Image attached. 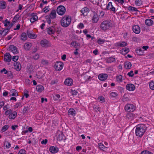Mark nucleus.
Returning a JSON list of instances; mask_svg holds the SVG:
<instances>
[{"instance_id": "052dcab7", "label": "nucleus", "mask_w": 154, "mask_h": 154, "mask_svg": "<svg viewBox=\"0 0 154 154\" xmlns=\"http://www.w3.org/2000/svg\"><path fill=\"white\" fill-rule=\"evenodd\" d=\"M18 154H26V152L24 150L21 149L20 150Z\"/></svg>"}, {"instance_id": "f8f14e48", "label": "nucleus", "mask_w": 154, "mask_h": 154, "mask_svg": "<svg viewBox=\"0 0 154 154\" xmlns=\"http://www.w3.org/2000/svg\"><path fill=\"white\" fill-rule=\"evenodd\" d=\"M40 44L43 47H48L50 46L49 42L46 39L42 40Z\"/></svg>"}, {"instance_id": "13d9d810", "label": "nucleus", "mask_w": 154, "mask_h": 154, "mask_svg": "<svg viewBox=\"0 0 154 154\" xmlns=\"http://www.w3.org/2000/svg\"><path fill=\"white\" fill-rule=\"evenodd\" d=\"M141 154H152V153L148 151H142Z\"/></svg>"}, {"instance_id": "5fc2aeb1", "label": "nucleus", "mask_w": 154, "mask_h": 154, "mask_svg": "<svg viewBox=\"0 0 154 154\" xmlns=\"http://www.w3.org/2000/svg\"><path fill=\"white\" fill-rule=\"evenodd\" d=\"M19 59V56H13L12 58V60L14 62L17 61Z\"/></svg>"}, {"instance_id": "412c9836", "label": "nucleus", "mask_w": 154, "mask_h": 154, "mask_svg": "<svg viewBox=\"0 0 154 154\" xmlns=\"http://www.w3.org/2000/svg\"><path fill=\"white\" fill-rule=\"evenodd\" d=\"M50 151L52 153H57L58 151V149L57 147L54 146H51L49 149Z\"/></svg>"}, {"instance_id": "7ed1b4c3", "label": "nucleus", "mask_w": 154, "mask_h": 154, "mask_svg": "<svg viewBox=\"0 0 154 154\" xmlns=\"http://www.w3.org/2000/svg\"><path fill=\"white\" fill-rule=\"evenodd\" d=\"M112 26V23L108 20H104L100 24V27L103 30H106Z\"/></svg>"}, {"instance_id": "c9c22d12", "label": "nucleus", "mask_w": 154, "mask_h": 154, "mask_svg": "<svg viewBox=\"0 0 154 154\" xmlns=\"http://www.w3.org/2000/svg\"><path fill=\"white\" fill-rule=\"evenodd\" d=\"M38 17L37 15H32V17L30 18V20L31 23H33L35 21L38 20Z\"/></svg>"}, {"instance_id": "0eeeda50", "label": "nucleus", "mask_w": 154, "mask_h": 154, "mask_svg": "<svg viewBox=\"0 0 154 154\" xmlns=\"http://www.w3.org/2000/svg\"><path fill=\"white\" fill-rule=\"evenodd\" d=\"M56 136L57 140L59 141H61L65 139V137L64 136L63 133L59 131L58 132Z\"/></svg>"}, {"instance_id": "20e7f679", "label": "nucleus", "mask_w": 154, "mask_h": 154, "mask_svg": "<svg viewBox=\"0 0 154 154\" xmlns=\"http://www.w3.org/2000/svg\"><path fill=\"white\" fill-rule=\"evenodd\" d=\"M66 11V8L63 6L60 5L58 7L56 11L59 15H62L65 14Z\"/></svg>"}, {"instance_id": "603ef678", "label": "nucleus", "mask_w": 154, "mask_h": 154, "mask_svg": "<svg viewBox=\"0 0 154 154\" xmlns=\"http://www.w3.org/2000/svg\"><path fill=\"white\" fill-rule=\"evenodd\" d=\"M46 17L47 22L48 24H50L51 22V21L50 19L51 17H49L48 16H46Z\"/></svg>"}, {"instance_id": "6e6552de", "label": "nucleus", "mask_w": 154, "mask_h": 154, "mask_svg": "<svg viewBox=\"0 0 154 154\" xmlns=\"http://www.w3.org/2000/svg\"><path fill=\"white\" fill-rule=\"evenodd\" d=\"M126 118L128 121H131L135 118V115L131 113H128L126 115Z\"/></svg>"}, {"instance_id": "72a5a7b5", "label": "nucleus", "mask_w": 154, "mask_h": 154, "mask_svg": "<svg viewBox=\"0 0 154 154\" xmlns=\"http://www.w3.org/2000/svg\"><path fill=\"white\" fill-rule=\"evenodd\" d=\"M27 38V34L25 32L22 33L21 35V39L23 41H25Z\"/></svg>"}, {"instance_id": "69168bd1", "label": "nucleus", "mask_w": 154, "mask_h": 154, "mask_svg": "<svg viewBox=\"0 0 154 154\" xmlns=\"http://www.w3.org/2000/svg\"><path fill=\"white\" fill-rule=\"evenodd\" d=\"M48 6L45 7L43 9V11L44 12H47L48 11Z\"/></svg>"}, {"instance_id": "a211bd4d", "label": "nucleus", "mask_w": 154, "mask_h": 154, "mask_svg": "<svg viewBox=\"0 0 154 154\" xmlns=\"http://www.w3.org/2000/svg\"><path fill=\"white\" fill-rule=\"evenodd\" d=\"M107 77L108 75L107 74H100L98 76V78L100 80L104 81L107 79Z\"/></svg>"}, {"instance_id": "c03bdc74", "label": "nucleus", "mask_w": 154, "mask_h": 154, "mask_svg": "<svg viewBox=\"0 0 154 154\" xmlns=\"http://www.w3.org/2000/svg\"><path fill=\"white\" fill-rule=\"evenodd\" d=\"M128 10H129V11H138L137 8L131 6L129 7L128 8Z\"/></svg>"}, {"instance_id": "3c124183", "label": "nucleus", "mask_w": 154, "mask_h": 154, "mask_svg": "<svg viewBox=\"0 0 154 154\" xmlns=\"http://www.w3.org/2000/svg\"><path fill=\"white\" fill-rule=\"evenodd\" d=\"M48 62L47 60H43L42 61V64L43 65H46L48 64Z\"/></svg>"}, {"instance_id": "4d7b16f0", "label": "nucleus", "mask_w": 154, "mask_h": 154, "mask_svg": "<svg viewBox=\"0 0 154 154\" xmlns=\"http://www.w3.org/2000/svg\"><path fill=\"white\" fill-rule=\"evenodd\" d=\"M93 108L94 109H95L96 111H98L100 110V108L96 105H94V106Z\"/></svg>"}, {"instance_id": "6e6d98bb", "label": "nucleus", "mask_w": 154, "mask_h": 154, "mask_svg": "<svg viewBox=\"0 0 154 154\" xmlns=\"http://www.w3.org/2000/svg\"><path fill=\"white\" fill-rule=\"evenodd\" d=\"M5 144L6 145V147L7 148H9L11 147V144L9 142H5Z\"/></svg>"}, {"instance_id": "423d86ee", "label": "nucleus", "mask_w": 154, "mask_h": 154, "mask_svg": "<svg viewBox=\"0 0 154 154\" xmlns=\"http://www.w3.org/2000/svg\"><path fill=\"white\" fill-rule=\"evenodd\" d=\"M135 109V107L134 106L131 104H129L126 105L125 107V110L128 112H133L134 111Z\"/></svg>"}, {"instance_id": "2eb2a0df", "label": "nucleus", "mask_w": 154, "mask_h": 154, "mask_svg": "<svg viewBox=\"0 0 154 154\" xmlns=\"http://www.w3.org/2000/svg\"><path fill=\"white\" fill-rule=\"evenodd\" d=\"M126 89L129 91H133L134 90L135 87L132 84H128L126 85Z\"/></svg>"}, {"instance_id": "bf43d9fd", "label": "nucleus", "mask_w": 154, "mask_h": 154, "mask_svg": "<svg viewBox=\"0 0 154 154\" xmlns=\"http://www.w3.org/2000/svg\"><path fill=\"white\" fill-rule=\"evenodd\" d=\"M98 99L101 102H104V98L102 96H100L98 97Z\"/></svg>"}, {"instance_id": "393cba45", "label": "nucleus", "mask_w": 154, "mask_h": 154, "mask_svg": "<svg viewBox=\"0 0 154 154\" xmlns=\"http://www.w3.org/2000/svg\"><path fill=\"white\" fill-rule=\"evenodd\" d=\"M77 43L75 41H73L71 43V45L72 46L76 48L75 51L74 52V54L75 55L77 54Z\"/></svg>"}, {"instance_id": "09e8293b", "label": "nucleus", "mask_w": 154, "mask_h": 154, "mask_svg": "<svg viewBox=\"0 0 154 154\" xmlns=\"http://www.w3.org/2000/svg\"><path fill=\"white\" fill-rule=\"evenodd\" d=\"M12 26V24H11L10 25H9L7 28L5 29L4 30H2V32H4L8 31L10 29V28Z\"/></svg>"}, {"instance_id": "338daca9", "label": "nucleus", "mask_w": 154, "mask_h": 154, "mask_svg": "<svg viewBox=\"0 0 154 154\" xmlns=\"http://www.w3.org/2000/svg\"><path fill=\"white\" fill-rule=\"evenodd\" d=\"M1 72H4L5 74H7L8 73V71L5 68H4L2 70H1Z\"/></svg>"}, {"instance_id": "473e14b6", "label": "nucleus", "mask_w": 154, "mask_h": 154, "mask_svg": "<svg viewBox=\"0 0 154 154\" xmlns=\"http://www.w3.org/2000/svg\"><path fill=\"white\" fill-rule=\"evenodd\" d=\"M19 17L20 16L18 14H17L14 17L11 23V24H12V26L16 22V21L19 19Z\"/></svg>"}, {"instance_id": "c85d7f7f", "label": "nucleus", "mask_w": 154, "mask_h": 154, "mask_svg": "<svg viewBox=\"0 0 154 154\" xmlns=\"http://www.w3.org/2000/svg\"><path fill=\"white\" fill-rule=\"evenodd\" d=\"M56 13L55 10H52L50 14V17L51 19H54L56 17Z\"/></svg>"}, {"instance_id": "9b49d317", "label": "nucleus", "mask_w": 154, "mask_h": 154, "mask_svg": "<svg viewBox=\"0 0 154 154\" xmlns=\"http://www.w3.org/2000/svg\"><path fill=\"white\" fill-rule=\"evenodd\" d=\"M4 60L6 62H10L11 59V57L9 53H6L4 55Z\"/></svg>"}, {"instance_id": "58836bf2", "label": "nucleus", "mask_w": 154, "mask_h": 154, "mask_svg": "<svg viewBox=\"0 0 154 154\" xmlns=\"http://www.w3.org/2000/svg\"><path fill=\"white\" fill-rule=\"evenodd\" d=\"M117 81L119 82H122V76L120 75L116 77Z\"/></svg>"}, {"instance_id": "79ce46f5", "label": "nucleus", "mask_w": 154, "mask_h": 154, "mask_svg": "<svg viewBox=\"0 0 154 154\" xmlns=\"http://www.w3.org/2000/svg\"><path fill=\"white\" fill-rule=\"evenodd\" d=\"M9 126L8 125H6L3 126L2 129V131L3 132H5L6 131L8 128Z\"/></svg>"}, {"instance_id": "9d476101", "label": "nucleus", "mask_w": 154, "mask_h": 154, "mask_svg": "<svg viewBox=\"0 0 154 154\" xmlns=\"http://www.w3.org/2000/svg\"><path fill=\"white\" fill-rule=\"evenodd\" d=\"M9 51H11L14 54H17L18 52L17 48L13 45H11L9 46Z\"/></svg>"}, {"instance_id": "1a4fd4ad", "label": "nucleus", "mask_w": 154, "mask_h": 154, "mask_svg": "<svg viewBox=\"0 0 154 154\" xmlns=\"http://www.w3.org/2000/svg\"><path fill=\"white\" fill-rule=\"evenodd\" d=\"M132 29L133 32L137 34H139L140 31V28L138 25H134Z\"/></svg>"}, {"instance_id": "37998d69", "label": "nucleus", "mask_w": 154, "mask_h": 154, "mask_svg": "<svg viewBox=\"0 0 154 154\" xmlns=\"http://www.w3.org/2000/svg\"><path fill=\"white\" fill-rule=\"evenodd\" d=\"M127 45V44L124 42H120L118 45V46L120 47H124Z\"/></svg>"}, {"instance_id": "dca6fc26", "label": "nucleus", "mask_w": 154, "mask_h": 154, "mask_svg": "<svg viewBox=\"0 0 154 154\" xmlns=\"http://www.w3.org/2000/svg\"><path fill=\"white\" fill-rule=\"evenodd\" d=\"M80 11L84 16H86L87 15L88 13L90 11V10L88 8L85 7L82 9Z\"/></svg>"}, {"instance_id": "4468645a", "label": "nucleus", "mask_w": 154, "mask_h": 154, "mask_svg": "<svg viewBox=\"0 0 154 154\" xmlns=\"http://www.w3.org/2000/svg\"><path fill=\"white\" fill-rule=\"evenodd\" d=\"M107 9L108 10H110L111 11H112L114 13L115 12V8L112 5V3L111 2H109L107 6Z\"/></svg>"}, {"instance_id": "7c9ffc66", "label": "nucleus", "mask_w": 154, "mask_h": 154, "mask_svg": "<svg viewBox=\"0 0 154 154\" xmlns=\"http://www.w3.org/2000/svg\"><path fill=\"white\" fill-rule=\"evenodd\" d=\"M36 90L39 92H41L44 89V87L42 85H38L36 87Z\"/></svg>"}, {"instance_id": "ea45409f", "label": "nucleus", "mask_w": 154, "mask_h": 154, "mask_svg": "<svg viewBox=\"0 0 154 154\" xmlns=\"http://www.w3.org/2000/svg\"><path fill=\"white\" fill-rule=\"evenodd\" d=\"M21 106V102H19V103H16L15 104L14 106V108L15 109H16Z\"/></svg>"}, {"instance_id": "0e129e2a", "label": "nucleus", "mask_w": 154, "mask_h": 154, "mask_svg": "<svg viewBox=\"0 0 154 154\" xmlns=\"http://www.w3.org/2000/svg\"><path fill=\"white\" fill-rule=\"evenodd\" d=\"M33 58L35 60H38L39 58V55L38 54H36L33 57Z\"/></svg>"}, {"instance_id": "f3484780", "label": "nucleus", "mask_w": 154, "mask_h": 154, "mask_svg": "<svg viewBox=\"0 0 154 154\" xmlns=\"http://www.w3.org/2000/svg\"><path fill=\"white\" fill-rule=\"evenodd\" d=\"M64 84L66 85L71 86L73 84V80L70 78L67 79L64 82Z\"/></svg>"}, {"instance_id": "f257e3e1", "label": "nucleus", "mask_w": 154, "mask_h": 154, "mask_svg": "<svg viewBox=\"0 0 154 154\" xmlns=\"http://www.w3.org/2000/svg\"><path fill=\"white\" fill-rule=\"evenodd\" d=\"M147 127L143 124H140L136 126L135 134L138 137H141L146 131Z\"/></svg>"}, {"instance_id": "8fccbe9b", "label": "nucleus", "mask_w": 154, "mask_h": 154, "mask_svg": "<svg viewBox=\"0 0 154 154\" xmlns=\"http://www.w3.org/2000/svg\"><path fill=\"white\" fill-rule=\"evenodd\" d=\"M105 41L104 39L99 38L97 41V43L99 44H103Z\"/></svg>"}, {"instance_id": "864d4df0", "label": "nucleus", "mask_w": 154, "mask_h": 154, "mask_svg": "<svg viewBox=\"0 0 154 154\" xmlns=\"http://www.w3.org/2000/svg\"><path fill=\"white\" fill-rule=\"evenodd\" d=\"M12 112V111L11 109H10L9 110H6L5 112V114L6 115H8L9 114H11Z\"/></svg>"}, {"instance_id": "cd10ccee", "label": "nucleus", "mask_w": 154, "mask_h": 154, "mask_svg": "<svg viewBox=\"0 0 154 154\" xmlns=\"http://www.w3.org/2000/svg\"><path fill=\"white\" fill-rule=\"evenodd\" d=\"M7 6L6 3L5 1H1L0 2V8L2 9H5Z\"/></svg>"}, {"instance_id": "2f4dec72", "label": "nucleus", "mask_w": 154, "mask_h": 154, "mask_svg": "<svg viewBox=\"0 0 154 154\" xmlns=\"http://www.w3.org/2000/svg\"><path fill=\"white\" fill-rule=\"evenodd\" d=\"M131 66V64L130 62L127 61L125 63V67L126 69H130Z\"/></svg>"}, {"instance_id": "e2e57ef3", "label": "nucleus", "mask_w": 154, "mask_h": 154, "mask_svg": "<svg viewBox=\"0 0 154 154\" xmlns=\"http://www.w3.org/2000/svg\"><path fill=\"white\" fill-rule=\"evenodd\" d=\"M110 95L113 97H115L117 95L116 93L115 92H112L110 93Z\"/></svg>"}, {"instance_id": "39448f33", "label": "nucleus", "mask_w": 154, "mask_h": 154, "mask_svg": "<svg viewBox=\"0 0 154 154\" xmlns=\"http://www.w3.org/2000/svg\"><path fill=\"white\" fill-rule=\"evenodd\" d=\"M63 63L60 61H57L56 62L54 66V67L57 70L60 71L63 67Z\"/></svg>"}, {"instance_id": "4c0bfd02", "label": "nucleus", "mask_w": 154, "mask_h": 154, "mask_svg": "<svg viewBox=\"0 0 154 154\" xmlns=\"http://www.w3.org/2000/svg\"><path fill=\"white\" fill-rule=\"evenodd\" d=\"M129 51V49L127 48H125L122 49V52L124 54L128 53Z\"/></svg>"}, {"instance_id": "6ab92c4d", "label": "nucleus", "mask_w": 154, "mask_h": 154, "mask_svg": "<svg viewBox=\"0 0 154 154\" xmlns=\"http://www.w3.org/2000/svg\"><path fill=\"white\" fill-rule=\"evenodd\" d=\"M14 68L17 71H20L21 68V65L19 62L14 63Z\"/></svg>"}, {"instance_id": "f704fd0d", "label": "nucleus", "mask_w": 154, "mask_h": 154, "mask_svg": "<svg viewBox=\"0 0 154 154\" xmlns=\"http://www.w3.org/2000/svg\"><path fill=\"white\" fill-rule=\"evenodd\" d=\"M115 60L116 59L113 57H111L106 59V62L107 63H111Z\"/></svg>"}, {"instance_id": "f03ea898", "label": "nucleus", "mask_w": 154, "mask_h": 154, "mask_svg": "<svg viewBox=\"0 0 154 154\" xmlns=\"http://www.w3.org/2000/svg\"><path fill=\"white\" fill-rule=\"evenodd\" d=\"M71 21V17L69 15H65L61 20V25L64 27L68 26Z\"/></svg>"}, {"instance_id": "5701e85b", "label": "nucleus", "mask_w": 154, "mask_h": 154, "mask_svg": "<svg viewBox=\"0 0 154 154\" xmlns=\"http://www.w3.org/2000/svg\"><path fill=\"white\" fill-rule=\"evenodd\" d=\"M10 96H18V94L17 91L14 89L11 90L10 92Z\"/></svg>"}, {"instance_id": "bb28decb", "label": "nucleus", "mask_w": 154, "mask_h": 154, "mask_svg": "<svg viewBox=\"0 0 154 154\" xmlns=\"http://www.w3.org/2000/svg\"><path fill=\"white\" fill-rule=\"evenodd\" d=\"M17 114V112L16 111H14L13 112L11 113L9 115V118L11 119H14L16 117Z\"/></svg>"}, {"instance_id": "a18cd8bd", "label": "nucleus", "mask_w": 154, "mask_h": 154, "mask_svg": "<svg viewBox=\"0 0 154 154\" xmlns=\"http://www.w3.org/2000/svg\"><path fill=\"white\" fill-rule=\"evenodd\" d=\"M127 75L130 77H133L134 75L133 71L132 70L131 71L129 72L128 73Z\"/></svg>"}, {"instance_id": "ddd939ff", "label": "nucleus", "mask_w": 154, "mask_h": 154, "mask_svg": "<svg viewBox=\"0 0 154 154\" xmlns=\"http://www.w3.org/2000/svg\"><path fill=\"white\" fill-rule=\"evenodd\" d=\"M27 35L29 38H30L34 39L37 37V35L33 33L32 31H30L29 30H27Z\"/></svg>"}, {"instance_id": "680f3d73", "label": "nucleus", "mask_w": 154, "mask_h": 154, "mask_svg": "<svg viewBox=\"0 0 154 154\" xmlns=\"http://www.w3.org/2000/svg\"><path fill=\"white\" fill-rule=\"evenodd\" d=\"M10 108L8 104H7V105L4 106L3 107V109L4 110H6Z\"/></svg>"}, {"instance_id": "c756f323", "label": "nucleus", "mask_w": 154, "mask_h": 154, "mask_svg": "<svg viewBox=\"0 0 154 154\" xmlns=\"http://www.w3.org/2000/svg\"><path fill=\"white\" fill-rule=\"evenodd\" d=\"M145 23L146 24L149 26H150L152 25L153 21L150 19H147L145 20Z\"/></svg>"}, {"instance_id": "a878e982", "label": "nucleus", "mask_w": 154, "mask_h": 154, "mask_svg": "<svg viewBox=\"0 0 154 154\" xmlns=\"http://www.w3.org/2000/svg\"><path fill=\"white\" fill-rule=\"evenodd\" d=\"M32 46L31 44L30 43H26L24 45V49L27 50H29Z\"/></svg>"}, {"instance_id": "774afa93", "label": "nucleus", "mask_w": 154, "mask_h": 154, "mask_svg": "<svg viewBox=\"0 0 154 154\" xmlns=\"http://www.w3.org/2000/svg\"><path fill=\"white\" fill-rule=\"evenodd\" d=\"M47 142H48V140L47 139H45V140H43L42 141L41 143L42 144H45L47 143Z\"/></svg>"}, {"instance_id": "49530a36", "label": "nucleus", "mask_w": 154, "mask_h": 154, "mask_svg": "<svg viewBox=\"0 0 154 154\" xmlns=\"http://www.w3.org/2000/svg\"><path fill=\"white\" fill-rule=\"evenodd\" d=\"M135 4L138 6H140L142 4V2L141 0H136Z\"/></svg>"}, {"instance_id": "de8ad7c7", "label": "nucleus", "mask_w": 154, "mask_h": 154, "mask_svg": "<svg viewBox=\"0 0 154 154\" xmlns=\"http://www.w3.org/2000/svg\"><path fill=\"white\" fill-rule=\"evenodd\" d=\"M150 88L153 90H154V82H152L149 84Z\"/></svg>"}, {"instance_id": "4be33fe9", "label": "nucleus", "mask_w": 154, "mask_h": 154, "mask_svg": "<svg viewBox=\"0 0 154 154\" xmlns=\"http://www.w3.org/2000/svg\"><path fill=\"white\" fill-rule=\"evenodd\" d=\"M47 32L50 35L54 34V28L53 26L49 27L47 30Z\"/></svg>"}, {"instance_id": "e433bc0d", "label": "nucleus", "mask_w": 154, "mask_h": 154, "mask_svg": "<svg viewBox=\"0 0 154 154\" xmlns=\"http://www.w3.org/2000/svg\"><path fill=\"white\" fill-rule=\"evenodd\" d=\"M98 144L99 147L101 150L103 151H105L106 150L107 147L105 146L102 143H100Z\"/></svg>"}, {"instance_id": "aec40b11", "label": "nucleus", "mask_w": 154, "mask_h": 154, "mask_svg": "<svg viewBox=\"0 0 154 154\" xmlns=\"http://www.w3.org/2000/svg\"><path fill=\"white\" fill-rule=\"evenodd\" d=\"M76 113V111L73 108H70L69 109L68 112V115H71L73 117H74Z\"/></svg>"}, {"instance_id": "a19ab883", "label": "nucleus", "mask_w": 154, "mask_h": 154, "mask_svg": "<svg viewBox=\"0 0 154 154\" xmlns=\"http://www.w3.org/2000/svg\"><path fill=\"white\" fill-rule=\"evenodd\" d=\"M29 109V107L28 106H25L23 110V114L27 113Z\"/></svg>"}, {"instance_id": "b1692460", "label": "nucleus", "mask_w": 154, "mask_h": 154, "mask_svg": "<svg viewBox=\"0 0 154 154\" xmlns=\"http://www.w3.org/2000/svg\"><path fill=\"white\" fill-rule=\"evenodd\" d=\"M98 16L96 14H94L92 18V22L94 23H97L98 21Z\"/></svg>"}]
</instances>
